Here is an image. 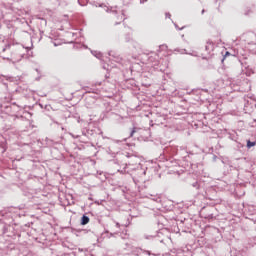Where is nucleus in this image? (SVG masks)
<instances>
[{
	"label": "nucleus",
	"instance_id": "7ed1b4c3",
	"mask_svg": "<svg viewBox=\"0 0 256 256\" xmlns=\"http://www.w3.org/2000/svg\"><path fill=\"white\" fill-rule=\"evenodd\" d=\"M134 253H135L136 255H141V253H146V255H151V251H149V250H143V249H141V248H136L135 251H134Z\"/></svg>",
	"mask_w": 256,
	"mask_h": 256
},
{
	"label": "nucleus",
	"instance_id": "f03ea898",
	"mask_svg": "<svg viewBox=\"0 0 256 256\" xmlns=\"http://www.w3.org/2000/svg\"><path fill=\"white\" fill-rule=\"evenodd\" d=\"M205 49H206L207 53H211V51H213V49H215V45L213 44V42H207Z\"/></svg>",
	"mask_w": 256,
	"mask_h": 256
},
{
	"label": "nucleus",
	"instance_id": "4468645a",
	"mask_svg": "<svg viewBox=\"0 0 256 256\" xmlns=\"http://www.w3.org/2000/svg\"><path fill=\"white\" fill-rule=\"evenodd\" d=\"M182 53H187V52H186V50H183V52H182Z\"/></svg>",
	"mask_w": 256,
	"mask_h": 256
},
{
	"label": "nucleus",
	"instance_id": "dca6fc26",
	"mask_svg": "<svg viewBox=\"0 0 256 256\" xmlns=\"http://www.w3.org/2000/svg\"><path fill=\"white\" fill-rule=\"evenodd\" d=\"M226 55H229V52H226Z\"/></svg>",
	"mask_w": 256,
	"mask_h": 256
},
{
	"label": "nucleus",
	"instance_id": "2eb2a0df",
	"mask_svg": "<svg viewBox=\"0 0 256 256\" xmlns=\"http://www.w3.org/2000/svg\"><path fill=\"white\" fill-rule=\"evenodd\" d=\"M226 55H229V52H226Z\"/></svg>",
	"mask_w": 256,
	"mask_h": 256
},
{
	"label": "nucleus",
	"instance_id": "6e6552de",
	"mask_svg": "<svg viewBox=\"0 0 256 256\" xmlns=\"http://www.w3.org/2000/svg\"><path fill=\"white\" fill-rule=\"evenodd\" d=\"M166 17H167L168 19H171V14H170V13H166Z\"/></svg>",
	"mask_w": 256,
	"mask_h": 256
},
{
	"label": "nucleus",
	"instance_id": "f257e3e1",
	"mask_svg": "<svg viewBox=\"0 0 256 256\" xmlns=\"http://www.w3.org/2000/svg\"><path fill=\"white\" fill-rule=\"evenodd\" d=\"M149 63H153V65H158L159 64V55L154 54V56H149L148 58Z\"/></svg>",
	"mask_w": 256,
	"mask_h": 256
},
{
	"label": "nucleus",
	"instance_id": "0eeeda50",
	"mask_svg": "<svg viewBox=\"0 0 256 256\" xmlns=\"http://www.w3.org/2000/svg\"><path fill=\"white\" fill-rule=\"evenodd\" d=\"M136 128H133L132 129V131H131V133H130V137H133V135H135V133H136V130H135Z\"/></svg>",
	"mask_w": 256,
	"mask_h": 256
},
{
	"label": "nucleus",
	"instance_id": "39448f33",
	"mask_svg": "<svg viewBox=\"0 0 256 256\" xmlns=\"http://www.w3.org/2000/svg\"><path fill=\"white\" fill-rule=\"evenodd\" d=\"M256 143L255 142H251V140L247 141V147L248 149H251V147H255Z\"/></svg>",
	"mask_w": 256,
	"mask_h": 256
},
{
	"label": "nucleus",
	"instance_id": "20e7f679",
	"mask_svg": "<svg viewBox=\"0 0 256 256\" xmlns=\"http://www.w3.org/2000/svg\"><path fill=\"white\" fill-rule=\"evenodd\" d=\"M89 223V216L83 215L81 218V225H87Z\"/></svg>",
	"mask_w": 256,
	"mask_h": 256
},
{
	"label": "nucleus",
	"instance_id": "f8f14e48",
	"mask_svg": "<svg viewBox=\"0 0 256 256\" xmlns=\"http://www.w3.org/2000/svg\"><path fill=\"white\" fill-rule=\"evenodd\" d=\"M201 13H202V15H203V13H205V10L203 9Z\"/></svg>",
	"mask_w": 256,
	"mask_h": 256
},
{
	"label": "nucleus",
	"instance_id": "423d86ee",
	"mask_svg": "<svg viewBox=\"0 0 256 256\" xmlns=\"http://www.w3.org/2000/svg\"><path fill=\"white\" fill-rule=\"evenodd\" d=\"M92 55H94V57H96L97 59H101V53L100 52L92 51Z\"/></svg>",
	"mask_w": 256,
	"mask_h": 256
},
{
	"label": "nucleus",
	"instance_id": "9b49d317",
	"mask_svg": "<svg viewBox=\"0 0 256 256\" xmlns=\"http://www.w3.org/2000/svg\"><path fill=\"white\" fill-rule=\"evenodd\" d=\"M116 227H120L119 223H116Z\"/></svg>",
	"mask_w": 256,
	"mask_h": 256
},
{
	"label": "nucleus",
	"instance_id": "9d476101",
	"mask_svg": "<svg viewBox=\"0 0 256 256\" xmlns=\"http://www.w3.org/2000/svg\"><path fill=\"white\" fill-rule=\"evenodd\" d=\"M193 187H197V182L193 184Z\"/></svg>",
	"mask_w": 256,
	"mask_h": 256
},
{
	"label": "nucleus",
	"instance_id": "1a4fd4ad",
	"mask_svg": "<svg viewBox=\"0 0 256 256\" xmlns=\"http://www.w3.org/2000/svg\"><path fill=\"white\" fill-rule=\"evenodd\" d=\"M175 27H176V29H179V31H181V29H184V27L179 28V26H177L176 24H175Z\"/></svg>",
	"mask_w": 256,
	"mask_h": 256
},
{
	"label": "nucleus",
	"instance_id": "ddd939ff",
	"mask_svg": "<svg viewBox=\"0 0 256 256\" xmlns=\"http://www.w3.org/2000/svg\"><path fill=\"white\" fill-rule=\"evenodd\" d=\"M121 19H125V18H123V14H121Z\"/></svg>",
	"mask_w": 256,
	"mask_h": 256
}]
</instances>
